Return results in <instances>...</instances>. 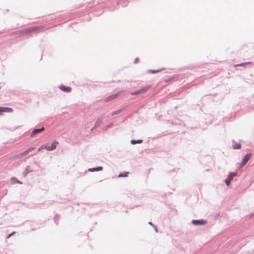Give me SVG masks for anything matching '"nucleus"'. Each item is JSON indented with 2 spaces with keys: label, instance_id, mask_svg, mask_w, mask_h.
I'll return each instance as SVG.
<instances>
[{
  "label": "nucleus",
  "instance_id": "nucleus-1",
  "mask_svg": "<svg viewBox=\"0 0 254 254\" xmlns=\"http://www.w3.org/2000/svg\"><path fill=\"white\" fill-rule=\"evenodd\" d=\"M44 28L43 26H38L29 27L18 31V34L23 35H28L32 33L37 32L41 31Z\"/></svg>",
  "mask_w": 254,
  "mask_h": 254
},
{
  "label": "nucleus",
  "instance_id": "nucleus-2",
  "mask_svg": "<svg viewBox=\"0 0 254 254\" xmlns=\"http://www.w3.org/2000/svg\"><path fill=\"white\" fill-rule=\"evenodd\" d=\"M59 144V142L57 141H55L53 142L51 146H46L45 145H42L39 149L38 151H40L42 149H46L48 151H52L54 149H55L57 147V145Z\"/></svg>",
  "mask_w": 254,
  "mask_h": 254
},
{
  "label": "nucleus",
  "instance_id": "nucleus-3",
  "mask_svg": "<svg viewBox=\"0 0 254 254\" xmlns=\"http://www.w3.org/2000/svg\"><path fill=\"white\" fill-rule=\"evenodd\" d=\"M35 148L32 147L28 148L24 151L19 153V154H17V155L15 156L14 157V159H19L21 158L24 156H26L29 154L32 151L35 150Z\"/></svg>",
  "mask_w": 254,
  "mask_h": 254
},
{
  "label": "nucleus",
  "instance_id": "nucleus-4",
  "mask_svg": "<svg viewBox=\"0 0 254 254\" xmlns=\"http://www.w3.org/2000/svg\"><path fill=\"white\" fill-rule=\"evenodd\" d=\"M237 175L236 173H232L228 176V178L225 180V183L227 186H229L231 181L233 180V177Z\"/></svg>",
  "mask_w": 254,
  "mask_h": 254
},
{
  "label": "nucleus",
  "instance_id": "nucleus-5",
  "mask_svg": "<svg viewBox=\"0 0 254 254\" xmlns=\"http://www.w3.org/2000/svg\"><path fill=\"white\" fill-rule=\"evenodd\" d=\"M45 130L44 127H42L41 128L34 129L31 133V136L32 137L35 136L37 134L44 131Z\"/></svg>",
  "mask_w": 254,
  "mask_h": 254
},
{
  "label": "nucleus",
  "instance_id": "nucleus-6",
  "mask_svg": "<svg viewBox=\"0 0 254 254\" xmlns=\"http://www.w3.org/2000/svg\"><path fill=\"white\" fill-rule=\"evenodd\" d=\"M251 156H252V154L251 153H249V154H247L245 156V157H244V159L243 160V162L242 163V165L241 166H244L248 162V161L250 160V159L251 158Z\"/></svg>",
  "mask_w": 254,
  "mask_h": 254
},
{
  "label": "nucleus",
  "instance_id": "nucleus-7",
  "mask_svg": "<svg viewBox=\"0 0 254 254\" xmlns=\"http://www.w3.org/2000/svg\"><path fill=\"white\" fill-rule=\"evenodd\" d=\"M13 109L9 107H0V115L3 112H12Z\"/></svg>",
  "mask_w": 254,
  "mask_h": 254
},
{
  "label": "nucleus",
  "instance_id": "nucleus-8",
  "mask_svg": "<svg viewBox=\"0 0 254 254\" xmlns=\"http://www.w3.org/2000/svg\"><path fill=\"white\" fill-rule=\"evenodd\" d=\"M119 94L118 93H115L114 94H113V95L109 96L108 97H107V98H106L105 99V102H109L110 101L115 99L119 96Z\"/></svg>",
  "mask_w": 254,
  "mask_h": 254
},
{
  "label": "nucleus",
  "instance_id": "nucleus-9",
  "mask_svg": "<svg viewBox=\"0 0 254 254\" xmlns=\"http://www.w3.org/2000/svg\"><path fill=\"white\" fill-rule=\"evenodd\" d=\"M59 88L61 90L65 92H69L71 90V88L70 87H65L63 85H60Z\"/></svg>",
  "mask_w": 254,
  "mask_h": 254
},
{
  "label": "nucleus",
  "instance_id": "nucleus-10",
  "mask_svg": "<svg viewBox=\"0 0 254 254\" xmlns=\"http://www.w3.org/2000/svg\"><path fill=\"white\" fill-rule=\"evenodd\" d=\"M192 223L193 224L196 225H203V224H205V222L202 220H193L192 221Z\"/></svg>",
  "mask_w": 254,
  "mask_h": 254
},
{
  "label": "nucleus",
  "instance_id": "nucleus-11",
  "mask_svg": "<svg viewBox=\"0 0 254 254\" xmlns=\"http://www.w3.org/2000/svg\"><path fill=\"white\" fill-rule=\"evenodd\" d=\"M102 169H103V167L101 166H99V167H98L96 168H90L89 169V171H91V172L99 171H101Z\"/></svg>",
  "mask_w": 254,
  "mask_h": 254
},
{
  "label": "nucleus",
  "instance_id": "nucleus-12",
  "mask_svg": "<svg viewBox=\"0 0 254 254\" xmlns=\"http://www.w3.org/2000/svg\"><path fill=\"white\" fill-rule=\"evenodd\" d=\"M150 86H148L140 89L141 94L146 92L150 88Z\"/></svg>",
  "mask_w": 254,
  "mask_h": 254
},
{
  "label": "nucleus",
  "instance_id": "nucleus-13",
  "mask_svg": "<svg viewBox=\"0 0 254 254\" xmlns=\"http://www.w3.org/2000/svg\"><path fill=\"white\" fill-rule=\"evenodd\" d=\"M102 118H99L98 119H97V120L95 122V127H96L99 126L102 123Z\"/></svg>",
  "mask_w": 254,
  "mask_h": 254
},
{
  "label": "nucleus",
  "instance_id": "nucleus-14",
  "mask_svg": "<svg viewBox=\"0 0 254 254\" xmlns=\"http://www.w3.org/2000/svg\"><path fill=\"white\" fill-rule=\"evenodd\" d=\"M233 148L235 149H240L241 148V144L238 143H234L233 144Z\"/></svg>",
  "mask_w": 254,
  "mask_h": 254
},
{
  "label": "nucleus",
  "instance_id": "nucleus-15",
  "mask_svg": "<svg viewBox=\"0 0 254 254\" xmlns=\"http://www.w3.org/2000/svg\"><path fill=\"white\" fill-rule=\"evenodd\" d=\"M128 172H125V173H120L119 175H118V177H126L128 176Z\"/></svg>",
  "mask_w": 254,
  "mask_h": 254
},
{
  "label": "nucleus",
  "instance_id": "nucleus-16",
  "mask_svg": "<svg viewBox=\"0 0 254 254\" xmlns=\"http://www.w3.org/2000/svg\"><path fill=\"white\" fill-rule=\"evenodd\" d=\"M163 69H159V70H149L148 71V72L149 73H157L158 72H160V71H161Z\"/></svg>",
  "mask_w": 254,
  "mask_h": 254
},
{
  "label": "nucleus",
  "instance_id": "nucleus-17",
  "mask_svg": "<svg viewBox=\"0 0 254 254\" xmlns=\"http://www.w3.org/2000/svg\"><path fill=\"white\" fill-rule=\"evenodd\" d=\"M142 142V140H131V142L133 144H135L136 143H140Z\"/></svg>",
  "mask_w": 254,
  "mask_h": 254
},
{
  "label": "nucleus",
  "instance_id": "nucleus-18",
  "mask_svg": "<svg viewBox=\"0 0 254 254\" xmlns=\"http://www.w3.org/2000/svg\"><path fill=\"white\" fill-rule=\"evenodd\" d=\"M141 94V93H140V91L139 90H138V91H137L136 92H132L131 93V95H138V94Z\"/></svg>",
  "mask_w": 254,
  "mask_h": 254
},
{
  "label": "nucleus",
  "instance_id": "nucleus-19",
  "mask_svg": "<svg viewBox=\"0 0 254 254\" xmlns=\"http://www.w3.org/2000/svg\"><path fill=\"white\" fill-rule=\"evenodd\" d=\"M119 113V112L118 111H117V112H114V113H113L112 114V116H114V115L117 114H118V113Z\"/></svg>",
  "mask_w": 254,
  "mask_h": 254
},
{
  "label": "nucleus",
  "instance_id": "nucleus-20",
  "mask_svg": "<svg viewBox=\"0 0 254 254\" xmlns=\"http://www.w3.org/2000/svg\"><path fill=\"white\" fill-rule=\"evenodd\" d=\"M253 216H254V214H251V215H250L249 217H250V218H252V217H253Z\"/></svg>",
  "mask_w": 254,
  "mask_h": 254
},
{
  "label": "nucleus",
  "instance_id": "nucleus-21",
  "mask_svg": "<svg viewBox=\"0 0 254 254\" xmlns=\"http://www.w3.org/2000/svg\"><path fill=\"white\" fill-rule=\"evenodd\" d=\"M149 224L150 225H153V224H152L151 222H150L149 223Z\"/></svg>",
  "mask_w": 254,
  "mask_h": 254
},
{
  "label": "nucleus",
  "instance_id": "nucleus-22",
  "mask_svg": "<svg viewBox=\"0 0 254 254\" xmlns=\"http://www.w3.org/2000/svg\"><path fill=\"white\" fill-rule=\"evenodd\" d=\"M155 230L156 232H158L157 229L156 228H155Z\"/></svg>",
  "mask_w": 254,
  "mask_h": 254
},
{
  "label": "nucleus",
  "instance_id": "nucleus-23",
  "mask_svg": "<svg viewBox=\"0 0 254 254\" xmlns=\"http://www.w3.org/2000/svg\"><path fill=\"white\" fill-rule=\"evenodd\" d=\"M11 235V234L9 235L8 238H9Z\"/></svg>",
  "mask_w": 254,
  "mask_h": 254
}]
</instances>
